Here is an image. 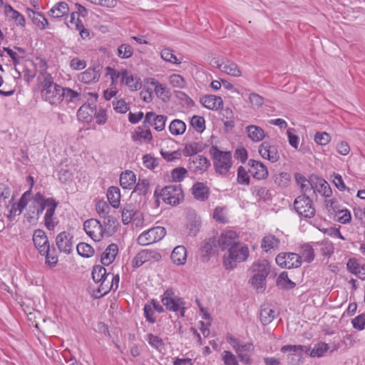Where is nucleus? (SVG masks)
Instances as JSON below:
<instances>
[{
    "label": "nucleus",
    "mask_w": 365,
    "mask_h": 365,
    "mask_svg": "<svg viewBox=\"0 0 365 365\" xmlns=\"http://www.w3.org/2000/svg\"><path fill=\"white\" fill-rule=\"evenodd\" d=\"M275 261L279 266L286 269L297 268L302 264L299 255L294 252L279 253L276 257Z\"/></svg>",
    "instance_id": "nucleus-11"
},
{
    "label": "nucleus",
    "mask_w": 365,
    "mask_h": 365,
    "mask_svg": "<svg viewBox=\"0 0 365 365\" xmlns=\"http://www.w3.org/2000/svg\"><path fill=\"white\" fill-rule=\"evenodd\" d=\"M277 316V313L274 308L269 305H264L260 309V321L263 325L270 324Z\"/></svg>",
    "instance_id": "nucleus-32"
},
{
    "label": "nucleus",
    "mask_w": 365,
    "mask_h": 365,
    "mask_svg": "<svg viewBox=\"0 0 365 365\" xmlns=\"http://www.w3.org/2000/svg\"><path fill=\"white\" fill-rule=\"evenodd\" d=\"M245 132L250 140L254 143H259L265 138L264 130L259 126L250 125L245 128Z\"/></svg>",
    "instance_id": "nucleus-26"
},
{
    "label": "nucleus",
    "mask_w": 365,
    "mask_h": 365,
    "mask_svg": "<svg viewBox=\"0 0 365 365\" xmlns=\"http://www.w3.org/2000/svg\"><path fill=\"white\" fill-rule=\"evenodd\" d=\"M167 116L163 115H156L153 112H148L145 114L144 123H148L152 125L157 131H162L165 128Z\"/></svg>",
    "instance_id": "nucleus-19"
},
{
    "label": "nucleus",
    "mask_w": 365,
    "mask_h": 365,
    "mask_svg": "<svg viewBox=\"0 0 365 365\" xmlns=\"http://www.w3.org/2000/svg\"><path fill=\"white\" fill-rule=\"evenodd\" d=\"M101 77L99 66L89 67L78 76V80L85 84L94 83L98 81Z\"/></svg>",
    "instance_id": "nucleus-18"
},
{
    "label": "nucleus",
    "mask_w": 365,
    "mask_h": 365,
    "mask_svg": "<svg viewBox=\"0 0 365 365\" xmlns=\"http://www.w3.org/2000/svg\"><path fill=\"white\" fill-rule=\"evenodd\" d=\"M5 14L11 20H13L17 26L24 28L26 20L24 16L15 10L11 5L6 4L4 8Z\"/></svg>",
    "instance_id": "nucleus-27"
},
{
    "label": "nucleus",
    "mask_w": 365,
    "mask_h": 365,
    "mask_svg": "<svg viewBox=\"0 0 365 365\" xmlns=\"http://www.w3.org/2000/svg\"><path fill=\"white\" fill-rule=\"evenodd\" d=\"M255 274H264L267 276L270 272V265L267 259H258L252 265Z\"/></svg>",
    "instance_id": "nucleus-46"
},
{
    "label": "nucleus",
    "mask_w": 365,
    "mask_h": 365,
    "mask_svg": "<svg viewBox=\"0 0 365 365\" xmlns=\"http://www.w3.org/2000/svg\"><path fill=\"white\" fill-rule=\"evenodd\" d=\"M61 98L62 102L64 101L67 104L73 103L75 106L78 105L81 101L80 93L67 87H63Z\"/></svg>",
    "instance_id": "nucleus-35"
},
{
    "label": "nucleus",
    "mask_w": 365,
    "mask_h": 365,
    "mask_svg": "<svg viewBox=\"0 0 365 365\" xmlns=\"http://www.w3.org/2000/svg\"><path fill=\"white\" fill-rule=\"evenodd\" d=\"M131 139L137 144L148 143L152 140L153 135L150 130H143L138 127L131 133Z\"/></svg>",
    "instance_id": "nucleus-25"
},
{
    "label": "nucleus",
    "mask_w": 365,
    "mask_h": 365,
    "mask_svg": "<svg viewBox=\"0 0 365 365\" xmlns=\"http://www.w3.org/2000/svg\"><path fill=\"white\" fill-rule=\"evenodd\" d=\"M258 151L262 158L272 163H276L279 160V153L277 146L268 141L262 143L259 146Z\"/></svg>",
    "instance_id": "nucleus-14"
},
{
    "label": "nucleus",
    "mask_w": 365,
    "mask_h": 365,
    "mask_svg": "<svg viewBox=\"0 0 365 365\" xmlns=\"http://www.w3.org/2000/svg\"><path fill=\"white\" fill-rule=\"evenodd\" d=\"M249 173L257 180H264L268 176L267 168L260 161L250 159L248 161Z\"/></svg>",
    "instance_id": "nucleus-17"
},
{
    "label": "nucleus",
    "mask_w": 365,
    "mask_h": 365,
    "mask_svg": "<svg viewBox=\"0 0 365 365\" xmlns=\"http://www.w3.org/2000/svg\"><path fill=\"white\" fill-rule=\"evenodd\" d=\"M145 339L153 349H155L160 352L164 349L165 344L163 340L158 336L150 333L145 336Z\"/></svg>",
    "instance_id": "nucleus-47"
},
{
    "label": "nucleus",
    "mask_w": 365,
    "mask_h": 365,
    "mask_svg": "<svg viewBox=\"0 0 365 365\" xmlns=\"http://www.w3.org/2000/svg\"><path fill=\"white\" fill-rule=\"evenodd\" d=\"M294 208L302 218H312L316 213L315 207L309 196L299 195L294 202Z\"/></svg>",
    "instance_id": "nucleus-6"
},
{
    "label": "nucleus",
    "mask_w": 365,
    "mask_h": 365,
    "mask_svg": "<svg viewBox=\"0 0 365 365\" xmlns=\"http://www.w3.org/2000/svg\"><path fill=\"white\" fill-rule=\"evenodd\" d=\"M161 302L167 310L173 312L180 317L185 316V302L182 298L175 295L172 289L164 292L161 296Z\"/></svg>",
    "instance_id": "nucleus-4"
},
{
    "label": "nucleus",
    "mask_w": 365,
    "mask_h": 365,
    "mask_svg": "<svg viewBox=\"0 0 365 365\" xmlns=\"http://www.w3.org/2000/svg\"><path fill=\"white\" fill-rule=\"evenodd\" d=\"M121 84L127 86L131 91H138L142 86L140 78L135 77L130 71L122 69Z\"/></svg>",
    "instance_id": "nucleus-20"
},
{
    "label": "nucleus",
    "mask_w": 365,
    "mask_h": 365,
    "mask_svg": "<svg viewBox=\"0 0 365 365\" xmlns=\"http://www.w3.org/2000/svg\"><path fill=\"white\" fill-rule=\"evenodd\" d=\"M113 277L110 273H108V275H106L105 278L99 283V285L97 288V292L98 295H96V297H101L108 294L111 289H113L112 285V281Z\"/></svg>",
    "instance_id": "nucleus-38"
},
{
    "label": "nucleus",
    "mask_w": 365,
    "mask_h": 365,
    "mask_svg": "<svg viewBox=\"0 0 365 365\" xmlns=\"http://www.w3.org/2000/svg\"><path fill=\"white\" fill-rule=\"evenodd\" d=\"M69 12L68 5L64 2L61 1L56 3L48 11V15L53 18H61Z\"/></svg>",
    "instance_id": "nucleus-39"
},
{
    "label": "nucleus",
    "mask_w": 365,
    "mask_h": 365,
    "mask_svg": "<svg viewBox=\"0 0 365 365\" xmlns=\"http://www.w3.org/2000/svg\"><path fill=\"white\" fill-rule=\"evenodd\" d=\"M160 56L165 61L170 62L173 64L178 65L181 63L173 53V51L169 48H163L160 52Z\"/></svg>",
    "instance_id": "nucleus-53"
},
{
    "label": "nucleus",
    "mask_w": 365,
    "mask_h": 365,
    "mask_svg": "<svg viewBox=\"0 0 365 365\" xmlns=\"http://www.w3.org/2000/svg\"><path fill=\"white\" fill-rule=\"evenodd\" d=\"M26 12L34 24L39 29L44 30L49 27L47 19L41 13L36 12L31 9H27Z\"/></svg>",
    "instance_id": "nucleus-24"
},
{
    "label": "nucleus",
    "mask_w": 365,
    "mask_h": 365,
    "mask_svg": "<svg viewBox=\"0 0 365 365\" xmlns=\"http://www.w3.org/2000/svg\"><path fill=\"white\" fill-rule=\"evenodd\" d=\"M254 351V346L252 343L242 344L235 351L242 363L250 364L252 362L251 354Z\"/></svg>",
    "instance_id": "nucleus-23"
},
{
    "label": "nucleus",
    "mask_w": 365,
    "mask_h": 365,
    "mask_svg": "<svg viewBox=\"0 0 365 365\" xmlns=\"http://www.w3.org/2000/svg\"><path fill=\"white\" fill-rule=\"evenodd\" d=\"M280 240L274 235H268L263 237L261 242L262 249L266 252L275 251L279 248Z\"/></svg>",
    "instance_id": "nucleus-30"
},
{
    "label": "nucleus",
    "mask_w": 365,
    "mask_h": 365,
    "mask_svg": "<svg viewBox=\"0 0 365 365\" xmlns=\"http://www.w3.org/2000/svg\"><path fill=\"white\" fill-rule=\"evenodd\" d=\"M106 76H109L111 80V86H116L118 83V79L121 78L122 69L117 71L115 68L107 66L106 68Z\"/></svg>",
    "instance_id": "nucleus-61"
},
{
    "label": "nucleus",
    "mask_w": 365,
    "mask_h": 365,
    "mask_svg": "<svg viewBox=\"0 0 365 365\" xmlns=\"http://www.w3.org/2000/svg\"><path fill=\"white\" fill-rule=\"evenodd\" d=\"M161 259V255L156 250H143L138 252L133 259V267L138 268L144 263L158 262Z\"/></svg>",
    "instance_id": "nucleus-13"
},
{
    "label": "nucleus",
    "mask_w": 365,
    "mask_h": 365,
    "mask_svg": "<svg viewBox=\"0 0 365 365\" xmlns=\"http://www.w3.org/2000/svg\"><path fill=\"white\" fill-rule=\"evenodd\" d=\"M108 274V273L106 272V269L103 267L101 265H96L93 267L92 277L96 283H99L103 279V278H105L106 275Z\"/></svg>",
    "instance_id": "nucleus-54"
},
{
    "label": "nucleus",
    "mask_w": 365,
    "mask_h": 365,
    "mask_svg": "<svg viewBox=\"0 0 365 365\" xmlns=\"http://www.w3.org/2000/svg\"><path fill=\"white\" fill-rule=\"evenodd\" d=\"M133 53V50L129 44L123 43L118 48V56L121 58H128Z\"/></svg>",
    "instance_id": "nucleus-62"
},
{
    "label": "nucleus",
    "mask_w": 365,
    "mask_h": 365,
    "mask_svg": "<svg viewBox=\"0 0 365 365\" xmlns=\"http://www.w3.org/2000/svg\"><path fill=\"white\" fill-rule=\"evenodd\" d=\"M107 198L110 205L114 208H118L120 202V191L118 187L111 186L107 192Z\"/></svg>",
    "instance_id": "nucleus-41"
},
{
    "label": "nucleus",
    "mask_w": 365,
    "mask_h": 365,
    "mask_svg": "<svg viewBox=\"0 0 365 365\" xmlns=\"http://www.w3.org/2000/svg\"><path fill=\"white\" fill-rule=\"evenodd\" d=\"M57 202L53 197H46L40 192L36 193L34 197V207H38L46 211L50 207V205L52 207Z\"/></svg>",
    "instance_id": "nucleus-31"
},
{
    "label": "nucleus",
    "mask_w": 365,
    "mask_h": 365,
    "mask_svg": "<svg viewBox=\"0 0 365 365\" xmlns=\"http://www.w3.org/2000/svg\"><path fill=\"white\" fill-rule=\"evenodd\" d=\"M62 89L63 87L55 83L51 76H46L41 90L42 98L51 105L57 106L62 103Z\"/></svg>",
    "instance_id": "nucleus-3"
},
{
    "label": "nucleus",
    "mask_w": 365,
    "mask_h": 365,
    "mask_svg": "<svg viewBox=\"0 0 365 365\" xmlns=\"http://www.w3.org/2000/svg\"><path fill=\"white\" fill-rule=\"evenodd\" d=\"M280 351L282 353L289 352L287 355L288 363L290 365H299L302 362L304 352L308 353L309 349L302 345H284Z\"/></svg>",
    "instance_id": "nucleus-10"
},
{
    "label": "nucleus",
    "mask_w": 365,
    "mask_h": 365,
    "mask_svg": "<svg viewBox=\"0 0 365 365\" xmlns=\"http://www.w3.org/2000/svg\"><path fill=\"white\" fill-rule=\"evenodd\" d=\"M277 286L281 288L291 289L294 287L295 284L292 282L286 272H282L277 279Z\"/></svg>",
    "instance_id": "nucleus-52"
},
{
    "label": "nucleus",
    "mask_w": 365,
    "mask_h": 365,
    "mask_svg": "<svg viewBox=\"0 0 365 365\" xmlns=\"http://www.w3.org/2000/svg\"><path fill=\"white\" fill-rule=\"evenodd\" d=\"M296 180L300 187L302 195L309 196L311 192L315 193L314 185L304 176L301 175H296Z\"/></svg>",
    "instance_id": "nucleus-42"
},
{
    "label": "nucleus",
    "mask_w": 365,
    "mask_h": 365,
    "mask_svg": "<svg viewBox=\"0 0 365 365\" xmlns=\"http://www.w3.org/2000/svg\"><path fill=\"white\" fill-rule=\"evenodd\" d=\"M202 105L212 110H217L223 106V101L220 96L214 95L205 96L200 98Z\"/></svg>",
    "instance_id": "nucleus-22"
},
{
    "label": "nucleus",
    "mask_w": 365,
    "mask_h": 365,
    "mask_svg": "<svg viewBox=\"0 0 365 365\" xmlns=\"http://www.w3.org/2000/svg\"><path fill=\"white\" fill-rule=\"evenodd\" d=\"M249 255L250 250L247 245L240 242L225 253L223 265L226 269H234L238 263L246 261Z\"/></svg>",
    "instance_id": "nucleus-2"
},
{
    "label": "nucleus",
    "mask_w": 365,
    "mask_h": 365,
    "mask_svg": "<svg viewBox=\"0 0 365 365\" xmlns=\"http://www.w3.org/2000/svg\"><path fill=\"white\" fill-rule=\"evenodd\" d=\"M187 174V170L182 167L174 168L171 171L170 177L174 182H180L183 180Z\"/></svg>",
    "instance_id": "nucleus-56"
},
{
    "label": "nucleus",
    "mask_w": 365,
    "mask_h": 365,
    "mask_svg": "<svg viewBox=\"0 0 365 365\" xmlns=\"http://www.w3.org/2000/svg\"><path fill=\"white\" fill-rule=\"evenodd\" d=\"M33 242L41 255L46 253L50 247L48 237L43 230L37 229L34 230Z\"/></svg>",
    "instance_id": "nucleus-16"
},
{
    "label": "nucleus",
    "mask_w": 365,
    "mask_h": 365,
    "mask_svg": "<svg viewBox=\"0 0 365 365\" xmlns=\"http://www.w3.org/2000/svg\"><path fill=\"white\" fill-rule=\"evenodd\" d=\"M217 243L222 251L227 252L240 243V237L235 231L225 230L221 233Z\"/></svg>",
    "instance_id": "nucleus-12"
},
{
    "label": "nucleus",
    "mask_w": 365,
    "mask_h": 365,
    "mask_svg": "<svg viewBox=\"0 0 365 365\" xmlns=\"http://www.w3.org/2000/svg\"><path fill=\"white\" fill-rule=\"evenodd\" d=\"M58 206V202L47 209L44 215V225L50 231H53L58 223L57 217L55 216V211Z\"/></svg>",
    "instance_id": "nucleus-28"
},
{
    "label": "nucleus",
    "mask_w": 365,
    "mask_h": 365,
    "mask_svg": "<svg viewBox=\"0 0 365 365\" xmlns=\"http://www.w3.org/2000/svg\"><path fill=\"white\" fill-rule=\"evenodd\" d=\"M76 250L78 254L83 257H90L94 254L93 248L85 242L78 243L76 246Z\"/></svg>",
    "instance_id": "nucleus-51"
},
{
    "label": "nucleus",
    "mask_w": 365,
    "mask_h": 365,
    "mask_svg": "<svg viewBox=\"0 0 365 365\" xmlns=\"http://www.w3.org/2000/svg\"><path fill=\"white\" fill-rule=\"evenodd\" d=\"M248 99H249V102L251 104V106L254 109H258V108H261L264 103V98L262 96H261L260 95L255 93H250L249 95Z\"/></svg>",
    "instance_id": "nucleus-58"
},
{
    "label": "nucleus",
    "mask_w": 365,
    "mask_h": 365,
    "mask_svg": "<svg viewBox=\"0 0 365 365\" xmlns=\"http://www.w3.org/2000/svg\"><path fill=\"white\" fill-rule=\"evenodd\" d=\"M171 259L177 265H183L187 260V250L182 245L174 248L171 253Z\"/></svg>",
    "instance_id": "nucleus-34"
},
{
    "label": "nucleus",
    "mask_w": 365,
    "mask_h": 365,
    "mask_svg": "<svg viewBox=\"0 0 365 365\" xmlns=\"http://www.w3.org/2000/svg\"><path fill=\"white\" fill-rule=\"evenodd\" d=\"M217 240L215 237H210L203 241L201 246V252L203 257L208 259L215 251Z\"/></svg>",
    "instance_id": "nucleus-37"
},
{
    "label": "nucleus",
    "mask_w": 365,
    "mask_h": 365,
    "mask_svg": "<svg viewBox=\"0 0 365 365\" xmlns=\"http://www.w3.org/2000/svg\"><path fill=\"white\" fill-rule=\"evenodd\" d=\"M331 135L327 132H317L314 135V141L320 145H326L331 141Z\"/></svg>",
    "instance_id": "nucleus-63"
},
{
    "label": "nucleus",
    "mask_w": 365,
    "mask_h": 365,
    "mask_svg": "<svg viewBox=\"0 0 365 365\" xmlns=\"http://www.w3.org/2000/svg\"><path fill=\"white\" fill-rule=\"evenodd\" d=\"M309 349L308 354L312 357H322L328 351V344L324 342H319L314 345V348Z\"/></svg>",
    "instance_id": "nucleus-48"
},
{
    "label": "nucleus",
    "mask_w": 365,
    "mask_h": 365,
    "mask_svg": "<svg viewBox=\"0 0 365 365\" xmlns=\"http://www.w3.org/2000/svg\"><path fill=\"white\" fill-rule=\"evenodd\" d=\"M202 146L199 143L191 142L186 143L183 150L182 153L185 156H192L200 152Z\"/></svg>",
    "instance_id": "nucleus-50"
},
{
    "label": "nucleus",
    "mask_w": 365,
    "mask_h": 365,
    "mask_svg": "<svg viewBox=\"0 0 365 365\" xmlns=\"http://www.w3.org/2000/svg\"><path fill=\"white\" fill-rule=\"evenodd\" d=\"M105 227L96 219H89L84 222L83 228L86 234L94 241L99 242L102 240L104 234L110 235L109 228L104 221Z\"/></svg>",
    "instance_id": "nucleus-5"
},
{
    "label": "nucleus",
    "mask_w": 365,
    "mask_h": 365,
    "mask_svg": "<svg viewBox=\"0 0 365 365\" xmlns=\"http://www.w3.org/2000/svg\"><path fill=\"white\" fill-rule=\"evenodd\" d=\"M136 177L131 170L123 172L120 176V185L123 189L131 190L135 185Z\"/></svg>",
    "instance_id": "nucleus-36"
},
{
    "label": "nucleus",
    "mask_w": 365,
    "mask_h": 365,
    "mask_svg": "<svg viewBox=\"0 0 365 365\" xmlns=\"http://www.w3.org/2000/svg\"><path fill=\"white\" fill-rule=\"evenodd\" d=\"M166 234L163 227H154L142 232L138 237V243L142 246L153 244L162 240Z\"/></svg>",
    "instance_id": "nucleus-8"
},
{
    "label": "nucleus",
    "mask_w": 365,
    "mask_h": 365,
    "mask_svg": "<svg viewBox=\"0 0 365 365\" xmlns=\"http://www.w3.org/2000/svg\"><path fill=\"white\" fill-rule=\"evenodd\" d=\"M118 252V247L117 245H109L101 255V262L107 266L110 264L115 260Z\"/></svg>",
    "instance_id": "nucleus-33"
},
{
    "label": "nucleus",
    "mask_w": 365,
    "mask_h": 365,
    "mask_svg": "<svg viewBox=\"0 0 365 365\" xmlns=\"http://www.w3.org/2000/svg\"><path fill=\"white\" fill-rule=\"evenodd\" d=\"M314 190L315 192H317L324 197H329L332 195V190L329 184L324 179H317Z\"/></svg>",
    "instance_id": "nucleus-43"
},
{
    "label": "nucleus",
    "mask_w": 365,
    "mask_h": 365,
    "mask_svg": "<svg viewBox=\"0 0 365 365\" xmlns=\"http://www.w3.org/2000/svg\"><path fill=\"white\" fill-rule=\"evenodd\" d=\"M93 115L94 110L90 104H83L77 112L78 119L85 123L91 122Z\"/></svg>",
    "instance_id": "nucleus-40"
},
{
    "label": "nucleus",
    "mask_w": 365,
    "mask_h": 365,
    "mask_svg": "<svg viewBox=\"0 0 365 365\" xmlns=\"http://www.w3.org/2000/svg\"><path fill=\"white\" fill-rule=\"evenodd\" d=\"M347 269L353 274H360L363 270V274L365 275V267H361L357 260L354 258L349 259L346 264ZM365 278V276L364 277Z\"/></svg>",
    "instance_id": "nucleus-55"
},
{
    "label": "nucleus",
    "mask_w": 365,
    "mask_h": 365,
    "mask_svg": "<svg viewBox=\"0 0 365 365\" xmlns=\"http://www.w3.org/2000/svg\"><path fill=\"white\" fill-rule=\"evenodd\" d=\"M169 82L170 85L175 88H183L186 86L185 78L179 74H172L169 76Z\"/></svg>",
    "instance_id": "nucleus-57"
},
{
    "label": "nucleus",
    "mask_w": 365,
    "mask_h": 365,
    "mask_svg": "<svg viewBox=\"0 0 365 365\" xmlns=\"http://www.w3.org/2000/svg\"><path fill=\"white\" fill-rule=\"evenodd\" d=\"M114 110L118 113H125L130 109L128 103L125 100H114L112 103Z\"/></svg>",
    "instance_id": "nucleus-59"
},
{
    "label": "nucleus",
    "mask_w": 365,
    "mask_h": 365,
    "mask_svg": "<svg viewBox=\"0 0 365 365\" xmlns=\"http://www.w3.org/2000/svg\"><path fill=\"white\" fill-rule=\"evenodd\" d=\"M222 360L225 365H238L236 356L230 351H224L222 353Z\"/></svg>",
    "instance_id": "nucleus-64"
},
{
    "label": "nucleus",
    "mask_w": 365,
    "mask_h": 365,
    "mask_svg": "<svg viewBox=\"0 0 365 365\" xmlns=\"http://www.w3.org/2000/svg\"><path fill=\"white\" fill-rule=\"evenodd\" d=\"M210 165L209 160L203 155H195L189 163L190 169L196 173H202L207 170Z\"/></svg>",
    "instance_id": "nucleus-21"
},
{
    "label": "nucleus",
    "mask_w": 365,
    "mask_h": 365,
    "mask_svg": "<svg viewBox=\"0 0 365 365\" xmlns=\"http://www.w3.org/2000/svg\"><path fill=\"white\" fill-rule=\"evenodd\" d=\"M162 200L170 205H176L183 200L184 195L180 185H170L161 190Z\"/></svg>",
    "instance_id": "nucleus-7"
},
{
    "label": "nucleus",
    "mask_w": 365,
    "mask_h": 365,
    "mask_svg": "<svg viewBox=\"0 0 365 365\" xmlns=\"http://www.w3.org/2000/svg\"><path fill=\"white\" fill-rule=\"evenodd\" d=\"M210 153L216 173L222 175L227 174L232 166L231 152L222 150L217 146L212 145L210 148Z\"/></svg>",
    "instance_id": "nucleus-1"
},
{
    "label": "nucleus",
    "mask_w": 365,
    "mask_h": 365,
    "mask_svg": "<svg viewBox=\"0 0 365 365\" xmlns=\"http://www.w3.org/2000/svg\"><path fill=\"white\" fill-rule=\"evenodd\" d=\"M212 66L219 68L227 75L240 77L242 76V71L237 63L230 60H225L220 58H212L210 61Z\"/></svg>",
    "instance_id": "nucleus-9"
},
{
    "label": "nucleus",
    "mask_w": 365,
    "mask_h": 365,
    "mask_svg": "<svg viewBox=\"0 0 365 365\" xmlns=\"http://www.w3.org/2000/svg\"><path fill=\"white\" fill-rule=\"evenodd\" d=\"M299 255L302 262L308 263L312 262L315 257L314 249L309 244H304L300 247Z\"/></svg>",
    "instance_id": "nucleus-45"
},
{
    "label": "nucleus",
    "mask_w": 365,
    "mask_h": 365,
    "mask_svg": "<svg viewBox=\"0 0 365 365\" xmlns=\"http://www.w3.org/2000/svg\"><path fill=\"white\" fill-rule=\"evenodd\" d=\"M135 211L132 205H127L122 211V221L124 225H128L131 222Z\"/></svg>",
    "instance_id": "nucleus-60"
},
{
    "label": "nucleus",
    "mask_w": 365,
    "mask_h": 365,
    "mask_svg": "<svg viewBox=\"0 0 365 365\" xmlns=\"http://www.w3.org/2000/svg\"><path fill=\"white\" fill-rule=\"evenodd\" d=\"M192 193L195 199L205 201L210 195L208 187L203 182H195L192 187Z\"/></svg>",
    "instance_id": "nucleus-29"
},
{
    "label": "nucleus",
    "mask_w": 365,
    "mask_h": 365,
    "mask_svg": "<svg viewBox=\"0 0 365 365\" xmlns=\"http://www.w3.org/2000/svg\"><path fill=\"white\" fill-rule=\"evenodd\" d=\"M190 125L199 133H202L205 130V120L202 116L193 115L190 118Z\"/></svg>",
    "instance_id": "nucleus-49"
},
{
    "label": "nucleus",
    "mask_w": 365,
    "mask_h": 365,
    "mask_svg": "<svg viewBox=\"0 0 365 365\" xmlns=\"http://www.w3.org/2000/svg\"><path fill=\"white\" fill-rule=\"evenodd\" d=\"M56 244L61 252L70 254L73 247V236L71 233L63 231L57 235Z\"/></svg>",
    "instance_id": "nucleus-15"
},
{
    "label": "nucleus",
    "mask_w": 365,
    "mask_h": 365,
    "mask_svg": "<svg viewBox=\"0 0 365 365\" xmlns=\"http://www.w3.org/2000/svg\"><path fill=\"white\" fill-rule=\"evenodd\" d=\"M186 124L180 119L172 120L169 125L170 133L175 136L182 135L186 130Z\"/></svg>",
    "instance_id": "nucleus-44"
}]
</instances>
